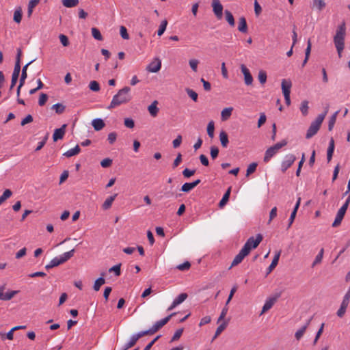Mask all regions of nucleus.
<instances>
[{
	"instance_id": "obj_1",
	"label": "nucleus",
	"mask_w": 350,
	"mask_h": 350,
	"mask_svg": "<svg viewBox=\"0 0 350 350\" xmlns=\"http://www.w3.org/2000/svg\"><path fill=\"white\" fill-rule=\"evenodd\" d=\"M346 36V24L342 21L338 25L333 41L339 57H342V53L345 49V39Z\"/></svg>"
},
{
	"instance_id": "obj_2",
	"label": "nucleus",
	"mask_w": 350,
	"mask_h": 350,
	"mask_svg": "<svg viewBox=\"0 0 350 350\" xmlns=\"http://www.w3.org/2000/svg\"><path fill=\"white\" fill-rule=\"evenodd\" d=\"M130 92L131 88L127 86L120 90L118 93L113 96L108 109H110L115 108L122 104L126 103L130 101L131 98Z\"/></svg>"
},
{
	"instance_id": "obj_3",
	"label": "nucleus",
	"mask_w": 350,
	"mask_h": 350,
	"mask_svg": "<svg viewBox=\"0 0 350 350\" xmlns=\"http://www.w3.org/2000/svg\"><path fill=\"white\" fill-rule=\"evenodd\" d=\"M323 121V115H318L315 120L312 122L311 124L310 125L307 133L306 135V139H310L312 137H313L314 135L317 134L318 131L320 129V126Z\"/></svg>"
},
{
	"instance_id": "obj_4",
	"label": "nucleus",
	"mask_w": 350,
	"mask_h": 350,
	"mask_svg": "<svg viewBox=\"0 0 350 350\" xmlns=\"http://www.w3.org/2000/svg\"><path fill=\"white\" fill-rule=\"evenodd\" d=\"M286 144H287V142L285 139H284L282 142H278V143L275 144V145H273V146H271L270 148H269L265 152L264 161L265 162L269 161V160L271 159V157H273L281 148L286 146Z\"/></svg>"
},
{
	"instance_id": "obj_5",
	"label": "nucleus",
	"mask_w": 350,
	"mask_h": 350,
	"mask_svg": "<svg viewBox=\"0 0 350 350\" xmlns=\"http://www.w3.org/2000/svg\"><path fill=\"white\" fill-rule=\"evenodd\" d=\"M349 202H350V196L347 198L345 202L338 211L336 216L335 217V219H334V222L332 223L333 227H337L341 224V221H342V220L345 215V213L348 208Z\"/></svg>"
},
{
	"instance_id": "obj_6",
	"label": "nucleus",
	"mask_w": 350,
	"mask_h": 350,
	"mask_svg": "<svg viewBox=\"0 0 350 350\" xmlns=\"http://www.w3.org/2000/svg\"><path fill=\"white\" fill-rule=\"evenodd\" d=\"M175 313L171 314L169 316L157 321L149 329L142 331V332H145V335L152 334L157 332L159 329H160L163 326H164L170 321V318Z\"/></svg>"
},
{
	"instance_id": "obj_7",
	"label": "nucleus",
	"mask_w": 350,
	"mask_h": 350,
	"mask_svg": "<svg viewBox=\"0 0 350 350\" xmlns=\"http://www.w3.org/2000/svg\"><path fill=\"white\" fill-rule=\"evenodd\" d=\"M262 240V236L260 234H258L256 238L254 237H250L243 247H246L248 253H250L252 249H254L258 247Z\"/></svg>"
},
{
	"instance_id": "obj_8",
	"label": "nucleus",
	"mask_w": 350,
	"mask_h": 350,
	"mask_svg": "<svg viewBox=\"0 0 350 350\" xmlns=\"http://www.w3.org/2000/svg\"><path fill=\"white\" fill-rule=\"evenodd\" d=\"M295 160L296 157L294 154H286L281 163L282 172H285L293 164Z\"/></svg>"
},
{
	"instance_id": "obj_9",
	"label": "nucleus",
	"mask_w": 350,
	"mask_h": 350,
	"mask_svg": "<svg viewBox=\"0 0 350 350\" xmlns=\"http://www.w3.org/2000/svg\"><path fill=\"white\" fill-rule=\"evenodd\" d=\"M211 6L213 12L218 19H221L223 16V5L219 0H212Z\"/></svg>"
},
{
	"instance_id": "obj_10",
	"label": "nucleus",
	"mask_w": 350,
	"mask_h": 350,
	"mask_svg": "<svg viewBox=\"0 0 350 350\" xmlns=\"http://www.w3.org/2000/svg\"><path fill=\"white\" fill-rule=\"evenodd\" d=\"M66 262V252L62 254L59 256L53 258L49 264L45 266L46 269L57 267L60 264Z\"/></svg>"
},
{
	"instance_id": "obj_11",
	"label": "nucleus",
	"mask_w": 350,
	"mask_h": 350,
	"mask_svg": "<svg viewBox=\"0 0 350 350\" xmlns=\"http://www.w3.org/2000/svg\"><path fill=\"white\" fill-rule=\"evenodd\" d=\"M161 68V60L156 57L146 67L147 71L150 72H157L160 70Z\"/></svg>"
},
{
	"instance_id": "obj_12",
	"label": "nucleus",
	"mask_w": 350,
	"mask_h": 350,
	"mask_svg": "<svg viewBox=\"0 0 350 350\" xmlns=\"http://www.w3.org/2000/svg\"><path fill=\"white\" fill-rule=\"evenodd\" d=\"M241 70L244 76V82L246 85H250L253 83V77L250 73V70L244 64H241Z\"/></svg>"
},
{
	"instance_id": "obj_13",
	"label": "nucleus",
	"mask_w": 350,
	"mask_h": 350,
	"mask_svg": "<svg viewBox=\"0 0 350 350\" xmlns=\"http://www.w3.org/2000/svg\"><path fill=\"white\" fill-rule=\"evenodd\" d=\"M250 253H248L246 247H242L239 254L235 256L234 260L232 262L231 267L236 266L241 263L243 258L247 256Z\"/></svg>"
},
{
	"instance_id": "obj_14",
	"label": "nucleus",
	"mask_w": 350,
	"mask_h": 350,
	"mask_svg": "<svg viewBox=\"0 0 350 350\" xmlns=\"http://www.w3.org/2000/svg\"><path fill=\"white\" fill-rule=\"evenodd\" d=\"M312 319V317H310L309 319H308L306 321V322L305 323V324L301 326V327H299L295 333V339L299 341L301 340V338L303 337V336L304 335L307 328L308 327V326L310 325V323H311V321Z\"/></svg>"
},
{
	"instance_id": "obj_15",
	"label": "nucleus",
	"mask_w": 350,
	"mask_h": 350,
	"mask_svg": "<svg viewBox=\"0 0 350 350\" xmlns=\"http://www.w3.org/2000/svg\"><path fill=\"white\" fill-rule=\"evenodd\" d=\"M145 336V332H143L142 331L137 333V334H133L129 340L125 343L124 345H126V349H129L131 347H132L133 346H134L135 345V343L137 342V341L139 340V338H140L141 337Z\"/></svg>"
},
{
	"instance_id": "obj_16",
	"label": "nucleus",
	"mask_w": 350,
	"mask_h": 350,
	"mask_svg": "<svg viewBox=\"0 0 350 350\" xmlns=\"http://www.w3.org/2000/svg\"><path fill=\"white\" fill-rule=\"evenodd\" d=\"M187 297L188 295L185 293H180V295H178V296L174 299L173 302L172 303L171 306L168 308L167 310H172L176 306L182 304L187 298Z\"/></svg>"
},
{
	"instance_id": "obj_17",
	"label": "nucleus",
	"mask_w": 350,
	"mask_h": 350,
	"mask_svg": "<svg viewBox=\"0 0 350 350\" xmlns=\"http://www.w3.org/2000/svg\"><path fill=\"white\" fill-rule=\"evenodd\" d=\"M278 299V297H270L267 298L265 301V303L262 307V311L260 312V315L263 313L266 312L269 310H270L274 304L275 303L276 300Z\"/></svg>"
},
{
	"instance_id": "obj_18",
	"label": "nucleus",
	"mask_w": 350,
	"mask_h": 350,
	"mask_svg": "<svg viewBox=\"0 0 350 350\" xmlns=\"http://www.w3.org/2000/svg\"><path fill=\"white\" fill-rule=\"evenodd\" d=\"M66 132V124L62 125V126L59 129L55 130L54 133L53 135V139L54 142H57L59 139L63 138Z\"/></svg>"
},
{
	"instance_id": "obj_19",
	"label": "nucleus",
	"mask_w": 350,
	"mask_h": 350,
	"mask_svg": "<svg viewBox=\"0 0 350 350\" xmlns=\"http://www.w3.org/2000/svg\"><path fill=\"white\" fill-rule=\"evenodd\" d=\"M21 71V66H18V64L16 65H14V70L12 75V81H11V85H10V90H12L14 86L16 85L19 74Z\"/></svg>"
},
{
	"instance_id": "obj_20",
	"label": "nucleus",
	"mask_w": 350,
	"mask_h": 350,
	"mask_svg": "<svg viewBox=\"0 0 350 350\" xmlns=\"http://www.w3.org/2000/svg\"><path fill=\"white\" fill-rule=\"evenodd\" d=\"M282 91L284 96L291 94V88L292 87V83L289 79H283L281 83Z\"/></svg>"
},
{
	"instance_id": "obj_21",
	"label": "nucleus",
	"mask_w": 350,
	"mask_h": 350,
	"mask_svg": "<svg viewBox=\"0 0 350 350\" xmlns=\"http://www.w3.org/2000/svg\"><path fill=\"white\" fill-rule=\"evenodd\" d=\"M280 254H281V251H278L275 254L273 259L272 260L271 265L269 266V267L267 269V273H266L267 275H269L273 271V269L277 266L278 261H279L280 256Z\"/></svg>"
},
{
	"instance_id": "obj_22",
	"label": "nucleus",
	"mask_w": 350,
	"mask_h": 350,
	"mask_svg": "<svg viewBox=\"0 0 350 350\" xmlns=\"http://www.w3.org/2000/svg\"><path fill=\"white\" fill-rule=\"evenodd\" d=\"M35 59H33L31 61H30L29 63H27V64H25L23 68H22V73H21V79H20V81L19 83H21V86H23L24 83H25V79H27V68L28 66L32 63L34 62Z\"/></svg>"
},
{
	"instance_id": "obj_23",
	"label": "nucleus",
	"mask_w": 350,
	"mask_h": 350,
	"mask_svg": "<svg viewBox=\"0 0 350 350\" xmlns=\"http://www.w3.org/2000/svg\"><path fill=\"white\" fill-rule=\"evenodd\" d=\"M92 125L96 131H100L105 126V122L101 118H95L92 122Z\"/></svg>"
},
{
	"instance_id": "obj_24",
	"label": "nucleus",
	"mask_w": 350,
	"mask_h": 350,
	"mask_svg": "<svg viewBox=\"0 0 350 350\" xmlns=\"http://www.w3.org/2000/svg\"><path fill=\"white\" fill-rule=\"evenodd\" d=\"M238 30L242 33H246L247 31V25L246 19L242 16L239 20Z\"/></svg>"
},
{
	"instance_id": "obj_25",
	"label": "nucleus",
	"mask_w": 350,
	"mask_h": 350,
	"mask_svg": "<svg viewBox=\"0 0 350 350\" xmlns=\"http://www.w3.org/2000/svg\"><path fill=\"white\" fill-rule=\"evenodd\" d=\"M104 275H105L104 273H101V277L98 278L94 282L93 288L95 291H98L100 290V286L105 283V280L103 277Z\"/></svg>"
},
{
	"instance_id": "obj_26",
	"label": "nucleus",
	"mask_w": 350,
	"mask_h": 350,
	"mask_svg": "<svg viewBox=\"0 0 350 350\" xmlns=\"http://www.w3.org/2000/svg\"><path fill=\"white\" fill-rule=\"evenodd\" d=\"M233 110L232 107H227L224 108L221 112V118L222 121L227 120L231 116L232 111Z\"/></svg>"
},
{
	"instance_id": "obj_27",
	"label": "nucleus",
	"mask_w": 350,
	"mask_h": 350,
	"mask_svg": "<svg viewBox=\"0 0 350 350\" xmlns=\"http://www.w3.org/2000/svg\"><path fill=\"white\" fill-rule=\"evenodd\" d=\"M157 105V101L154 100L152 103L150 105L148 106V111L152 117H155L158 113L159 109Z\"/></svg>"
},
{
	"instance_id": "obj_28",
	"label": "nucleus",
	"mask_w": 350,
	"mask_h": 350,
	"mask_svg": "<svg viewBox=\"0 0 350 350\" xmlns=\"http://www.w3.org/2000/svg\"><path fill=\"white\" fill-rule=\"evenodd\" d=\"M116 196H117V194H114L113 196H109V198H107L103 204V206H102L104 210L109 209L111 206V204H112L113 202L114 201L115 198H116Z\"/></svg>"
},
{
	"instance_id": "obj_29",
	"label": "nucleus",
	"mask_w": 350,
	"mask_h": 350,
	"mask_svg": "<svg viewBox=\"0 0 350 350\" xmlns=\"http://www.w3.org/2000/svg\"><path fill=\"white\" fill-rule=\"evenodd\" d=\"M219 140H220L221 146L224 148H226L228 144L229 141H228V135L225 131H222L220 132Z\"/></svg>"
},
{
	"instance_id": "obj_30",
	"label": "nucleus",
	"mask_w": 350,
	"mask_h": 350,
	"mask_svg": "<svg viewBox=\"0 0 350 350\" xmlns=\"http://www.w3.org/2000/svg\"><path fill=\"white\" fill-rule=\"evenodd\" d=\"M227 325H228V322L224 321L221 324H220L217 327V328L215 331V335L213 338V340H214L215 338H217V336L226 329V327H227Z\"/></svg>"
},
{
	"instance_id": "obj_31",
	"label": "nucleus",
	"mask_w": 350,
	"mask_h": 350,
	"mask_svg": "<svg viewBox=\"0 0 350 350\" xmlns=\"http://www.w3.org/2000/svg\"><path fill=\"white\" fill-rule=\"evenodd\" d=\"M323 254H324V249L321 248L320 250L319 254L315 257V259L312 264V267H314L316 265L320 263L322 261V259L323 258Z\"/></svg>"
},
{
	"instance_id": "obj_32",
	"label": "nucleus",
	"mask_w": 350,
	"mask_h": 350,
	"mask_svg": "<svg viewBox=\"0 0 350 350\" xmlns=\"http://www.w3.org/2000/svg\"><path fill=\"white\" fill-rule=\"evenodd\" d=\"M350 301V288L343 297L340 306L347 308Z\"/></svg>"
},
{
	"instance_id": "obj_33",
	"label": "nucleus",
	"mask_w": 350,
	"mask_h": 350,
	"mask_svg": "<svg viewBox=\"0 0 350 350\" xmlns=\"http://www.w3.org/2000/svg\"><path fill=\"white\" fill-rule=\"evenodd\" d=\"M230 193V188H229L227 191L224 193L223 196L221 200L219 202V206L223 207L228 201Z\"/></svg>"
},
{
	"instance_id": "obj_34",
	"label": "nucleus",
	"mask_w": 350,
	"mask_h": 350,
	"mask_svg": "<svg viewBox=\"0 0 350 350\" xmlns=\"http://www.w3.org/2000/svg\"><path fill=\"white\" fill-rule=\"evenodd\" d=\"M225 14H226V19L227 22L228 23V24L232 27L234 26V16L232 14V13L228 10H226Z\"/></svg>"
},
{
	"instance_id": "obj_35",
	"label": "nucleus",
	"mask_w": 350,
	"mask_h": 350,
	"mask_svg": "<svg viewBox=\"0 0 350 350\" xmlns=\"http://www.w3.org/2000/svg\"><path fill=\"white\" fill-rule=\"evenodd\" d=\"M338 113V111H337L330 117V118L329 120V122H328L329 131H332V129L334 128Z\"/></svg>"
},
{
	"instance_id": "obj_36",
	"label": "nucleus",
	"mask_w": 350,
	"mask_h": 350,
	"mask_svg": "<svg viewBox=\"0 0 350 350\" xmlns=\"http://www.w3.org/2000/svg\"><path fill=\"white\" fill-rule=\"evenodd\" d=\"M12 195V192L10 189H5L3 194L0 196V205Z\"/></svg>"
},
{
	"instance_id": "obj_37",
	"label": "nucleus",
	"mask_w": 350,
	"mask_h": 350,
	"mask_svg": "<svg viewBox=\"0 0 350 350\" xmlns=\"http://www.w3.org/2000/svg\"><path fill=\"white\" fill-rule=\"evenodd\" d=\"M91 31H92V35L94 39L99 40V41L103 40V36H102L100 31L97 28L92 27Z\"/></svg>"
},
{
	"instance_id": "obj_38",
	"label": "nucleus",
	"mask_w": 350,
	"mask_h": 350,
	"mask_svg": "<svg viewBox=\"0 0 350 350\" xmlns=\"http://www.w3.org/2000/svg\"><path fill=\"white\" fill-rule=\"evenodd\" d=\"M215 126L213 121H210L207 125L208 135L213 138L214 137Z\"/></svg>"
},
{
	"instance_id": "obj_39",
	"label": "nucleus",
	"mask_w": 350,
	"mask_h": 350,
	"mask_svg": "<svg viewBox=\"0 0 350 350\" xmlns=\"http://www.w3.org/2000/svg\"><path fill=\"white\" fill-rule=\"evenodd\" d=\"M199 63L200 62L197 59H191L189 61V66L193 72H197Z\"/></svg>"
},
{
	"instance_id": "obj_40",
	"label": "nucleus",
	"mask_w": 350,
	"mask_h": 350,
	"mask_svg": "<svg viewBox=\"0 0 350 350\" xmlns=\"http://www.w3.org/2000/svg\"><path fill=\"white\" fill-rule=\"evenodd\" d=\"M167 22L166 20L161 21L159 29L157 31L158 36H161L165 32L167 27Z\"/></svg>"
},
{
	"instance_id": "obj_41",
	"label": "nucleus",
	"mask_w": 350,
	"mask_h": 350,
	"mask_svg": "<svg viewBox=\"0 0 350 350\" xmlns=\"http://www.w3.org/2000/svg\"><path fill=\"white\" fill-rule=\"evenodd\" d=\"M121 264H118L109 269V272H113L115 275L119 276L121 274Z\"/></svg>"
},
{
	"instance_id": "obj_42",
	"label": "nucleus",
	"mask_w": 350,
	"mask_h": 350,
	"mask_svg": "<svg viewBox=\"0 0 350 350\" xmlns=\"http://www.w3.org/2000/svg\"><path fill=\"white\" fill-rule=\"evenodd\" d=\"M267 73L264 70H260L258 72V81L259 82L261 83V84H264L265 83L266 81H267Z\"/></svg>"
},
{
	"instance_id": "obj_43",
	"label": "nucleus",
	"mask_w": 350,
	"mask_h": 350,
	"mask_svg": "<svg viewBox=\"0 0 350 350\" xmlns=\"http://www.w3.org/2000/svg\"><path fill=\"white\" fill-rule=\"evenodd\" d=\"M80 152V148L77 145L75 148L67 150V157H72L77 154Z\"/></svg>"
},
{
	"instance_id": "obj_44",
	"label": "nucleus",
	"mask_w": 350,
	"mask_h": 350,
	"mask_svg": "<svg viewBox=\"0 0 350 350\" xmlns=\"http://www.w3.org/2000/svg\"><path fill=\"white\" fill-rule=\"evenodd\" d=\"M300 111L304 116H306L308 113V102L307 100H304L301 103L300 107Z\"/></svg>"
},
{
	"instance_id": "obj_45",
	"label": "nucleus",
	"mask_w": 350,
	"mask_h": 350,
	"mask_svg": "<svg viewBox=\"0 0 350 350\" xmlns=\"http://www.w3.org/2000/svg\"><path fill=\"white\" fill-rule=\"evenodd\" d=\"M52 109H55L57 113H62L64 111L65 107L60 103H56L52 106Z\"/></svg>"
},
{
	"instance_id": "obj_46",
	"label": "nucleus",
	"mask_w": 350,
	"mask_h": 350,
	"mask_svg": "<svg viewBox=\"0 0 350 350\" xmlns=\"http://www.w3.org/2000/svg\"><path fill=\"white\" fill-rule=\"evenodd\" d=\"M40 0H30L28 4V14L30 16L33 8L39 3Z\"/></svg>"
},
{
	"instance_id": "obj_47",
	"label": "nucleus",
	"mask_w": 350,
	"mask_h": 350,
	"mask_svg": "<svg viewBox=\"0 0 350 350\" xmlns=\"http://www.w3.org/2000/svg\"><path fill=\"white\" fill-rule=\"evenodd\" d=\"M89 88L92 91L98 92L100 90V85L97 81H92L89 84Z\"/></svg>"
},
{
	"instance_id": "obj_48",
	"label": "nucleus",
	"mask_w": 350,
	"mask_h": 350,
	"mask_svg": "<svg viewBox=\"0 0 350 350\" xmlns=\"http://www.w3.org/2000/svg\"><path fill=\"white\" fill-rule=\"evenodd\" d=\"M120 33L123 39L128 40L129 38V35L127 32V29L124 26H120Z\"/></svg>"
},
{
	"instance_id": "obj_49",
	"label": "nucleus",
	"mask_w": 350,
	"mask_h": 350,
	"mask_svg": "<svg viewBox=\"0 0 350 350\" xmlns=\"http://www.w3.org/2000/svg\"><path fill=\"white\" fill-rule=\"evenodd\" d=\"M313 4L319 10H321L325 6L323 0H313Z\"/></svg>"
},
{
	"instance_id": "obj_50",
	"label": "nucleus",
	"mask_w": 350,
	"mask_h": 350,
	"mask_svg": "<svg viewBox=\"0 0 350 350\" xmlns=\"http://www.w3.org/2000/svg\"><path fill=\"white\" fill-rule=\"evenodd\" d=\"M257 165H258L257 163H255V162L250 164L247 169V174L246 175L249 176L250 174L254 172L256 170Z\"/></svg>"
},
{
	"instance_id": "obj_51",
	"label": "nucleus",
	"mask_w": 350,
	"mask_h": 350,
	"mask_svg": "<svg viewBox=\"0 0 350 350\" xmlns=\"http://www.w3.org/2000/svg\"><path fill=\"white\" fill-rule=\"evenodd\" d=\"M18 293V291H11L4 293V301L10 300Z\"/></svg>"
},
{
	"instance_id": "obj_52",
	"label": "nucleus",
	"mask_w": 350,
	"mask_h": 350,
	"mask_svg": "<svg viewBox=\"0 0 350 350\" xmlns=\"http://www.w3.org/2000/svg\"><path fill=\"white\" fill-rule=\"evenodd\" d=\"M186 92L188 96L193 100L197 101L198 100V94L191 89L187 88L186 89Z\"/></svg>"
},
{
	"instance_id": "obj_53",
	"label": "nucleus",
	"mask_w": 350,
	"mask_h": 350,
	"mask_svg": "<svg viewBox=\"0 0 350 350\" xmlns=\"http://www.w3.org/2000/svg\"><path fill=\"white\" fill-rule=\"evenodd\" d=\"M21 19H22V13H21V10H15L14 13V21L17 23H19L21 21Z\"/></svg>"
},
{
	"instance_id": "obj_54",
	"label": "nucleus",
	"mask_w": 350,
	"mask_h": 350,
	"mask_svg": "<svg viewBox=\"0 0 350 350\" xmlns=\"http://www.w3.org/2000/svg\"><path fill=\"white\" fill-rule=\"evenodd\" d=\"M193 189L191 183H185L182 185L181 191L183 192H189Z\"/></svg>"
},
{
	"instance_id": "obj_55",
	"label": "nucleus",
	"mask_w": 350,
	"mask_h": 350,
	"mask_svg": "<svg viewBox=\"0 0 350 350\" xmlns=\"http://www.w3.org/2000/svg\"><path fill=\"white\" fill-rule=\"evenodd\" d=\"M14 331H12V328L6 334V335H5V334L3 333H0V336L1 337V338L3 340H4L5 338H7L8 340H12L13 338H14V334H13V332Z\"/></svg>"
},
{
	"instance_id": "obj_56",
	"label": "nucleus",
	"mask_w": 350,
	"mask_h": 350,
	"mask_svg": "<svg viewBox=\"0 0 350 350\" xmlns=\"http://www.w3.org/2000/svg\"><path fill=\"white\" fill-rule=\"evenodd\" d=\"M196 172V170H190V169H188V168H185L183 171V175L185 177V178H189L191 177V176H193Z\"/></svg>"
},
{
	"instance_id": "obj_57",
	"label": "nucleus",
	"mask_w": 350,
	"mask_h": 350,
	"mask_svg": "<svg viewBox=\"0 0 350 350\" xmlns=\"http://www.w3.org/2000/svg\"><path fill=\"white\" fill-rule=\"evenodd\" d=\"M191 264L189 262L186 261L184 263L180 264L177 266V269L180 271L187 270L190 268Z\"/></svg>"
},
{
	"instance_id": "obj_58",
	"label": "nucleus",
	"mask_w": 350,
	"mask_h": 350,
	"mask_svg": "<svg viewBox=\"0 0 350 350\" xmlns=\"http://www.w3.org/2000/svg\"><path fill=\"white\" fill-rule=\"evenodd\" d=\"M48 96L46 94H41L38 100V104L40 106H43L47 101Z\"/></svg>"
},
{
	"instance_id": "obj_59",
	"label": "nucleus",
	"mask_w": 350,
	"mask_h": 350,
	"mask_svg": "<svg viewBox=\"0 0 350 350\" xmlns=\"http://www.w3.org/2000/svg\"><path fill=\"white\" fill-rule=\"evenodd\" d=\"M228 308L226 305V306L222 309L221 314L217 319V323H219L221 321L224 320L226 315L228 313Z\"/></svg>"
},
{
	"instance_id": "obj_60",
	"label": "nucleus",
	"mask_w": 350,
	"mask_h": 350,
	"mask_svg": "<svg viewBox=\"0 0 350 350\" xmlns=\"http://www.w3.org/2000/svg\"><path fill=\"white\" fill-rule=\"evenodd\" d=\"M334 148H335L334 140L332 137L330 139V140H329V146H328V148H327V152L333 154L334 151Z\"/></svg>"
},
{
	"instance_id": "obj_61",
	"label": "nucleus",
	"mask_w": 350,
	"mask_h": 350,
	"mask_svg": "<svg viewBox=\"0 0 350 350\" xmlns=\"http://www.w3.org/2000/svg\"><path fill=\"white\" fill-rule=\"evenodd\" d=\"M124 125L126 127L133 129L135 126L134 121L131 118H125Z\"/></svg>"
},
{
	"instance_id": "obj_62",
	"label": "nucleus",
	"mask_w": 350,
	"mask_h": 350,
	"mask_svg": "<svg viewBox=\"0 0 350 350\" xmlns=\"http://www.w3.org/2000/svg\"><path fill=\"white\" fill-rule=\"evenodd\" d=\"M219 149L216 146L211 147V156L212 159H215L218 156Z\"/></svg>"
},
{
	"instance_id": "obj_63",
	"label": "nucleus",
	"mask_w": 350,
	"mask_h": 350,
	"mask_svg": "<svg viewBox=\"0 0 350 350\" xmlns=\"http://www.w3.org/2000/svg\"><path fill=\"white\" fill-rule=\"evenodd\" d=\"M117 138V135L115 132H111L108 135L107 140L109 144H112L115 142Z\"/></svg>"
},
{
	"instance_id": "obj_64",
	"label": "nucleus",
	"mask_w": 350,
	"mask_h": 350,
	"mask_svg": "<svg viewBox=\"0 0 350 350\" xmlns=\"http://www.w3.org/2000/svg\"><path fill=\"white\" fill-rule=\"evenodd\" d=\"M111 163L112 160L109 158L105 159L100 162V165L103 167H108L111 165Z\"/></svg>"
}]
</instances>
